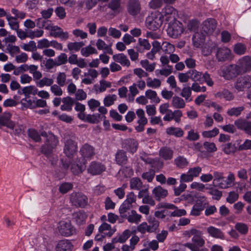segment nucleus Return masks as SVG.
<instances>
[{"label":"nucleus","instance_id":"obj_1","mask_svg":"<svg viewBox=\"0 0 251 251\" xmlns=\"http://www.w3.org/2000/svg\"><path fill=\"white\" fill-rule=\"evenodd\" d=\"M79 152L81 158H77L75 162L71 165L70 169L72 173H82L86 169L85 158L91 159L95 153V148L85 143L80 148Z\"/></svg>","mask_w":251,"mask_h":251},{"label":"nucleus","instance_id":"obj_2","mask_svg":"<svg viewBox=\"0 0 251 251\" xmlns=\"http://www.w3.org/2000/svg\"><path fill=\"white\" fill-rule=\"evenodd\" d=\"M190 233L193 234L192 243H187L184 246L192 251H206V249L201 248L205 244V241L202 237V232L195 228H192Z\"/></svg>","mask_w":251,"mask_h":251},{"label":"nucleus","instance_id":"obj_3","mask_svg":"<svg viewBox=\"0 0 251 251\" xmlns=\"http://www.w3.org/2000/svg\"><path fill=\"white\" fill-rule=\"evenodd\" d=\"M167 32L168 35L173 38H176L183 32V25L177 20L170 22Z\"/></svg>","mask_w":251,"mask_h":251},{"label":"nucleus","instance_id":"obj_4","mask_svg":"<svg viewBox=\"0 0 251 251\" xmlns=\"http://www.w3.org/2000/svg\"><path fill=\"white\" fill-rule=\"evenodd\" d=\"M163 21L162 16H160L159 14L157 15L152 14L146 18V25L149 29L155 31L161 26Z\"/></svg>","mask_w":251,"mask_h":251},{"label":"nucleus","instance_id":"obj_5","mask_svg":"<svg viewBox=\"0 0 251 251\" xmlns=\"http://www.w3.org/2000/svg\"><path fill=\"white\" fill-rule=\"evenodd\" d=\"M136 201V196L133 192L129 193L126 195V200L122 203L119 208V212L121 216L124 217L125 213L132 206V203H135Z\"/></svg>","mask_w":251,"mask_h":251},{"label":"nucleus","instance_id":"obj_6","mask_svg":"<svg viewBox=\"0 0 251 251\" xmlns=\"http://www.w3.org/2000/svg\"><path fill=\"white\" fill-rule=\"evenodd\" d=\"M241 74L237 64H231L222 70V76L226 80H230Z\"/></svg>","mask_w":251,"mask_h":251},{"label":"nucleus","instance_id":"obj_7","mask_svg":"<svg viewBox=\"0 0 251 251\" xmlns=\"http://www.w3.org/2000/svg\"><path fill=\"white\" fill-rule=\"evenodd\" d=\"M70 201L74 205L80 207H84L88 203L86 196L79 192H73L70 196Z\"/></svg>","mask_w":251,"mask_h":251},{"label":"nucleus","instance_id":"obj_8","mask_svg":"<svg viewBox=\"0 0 251 251\" xmlns=\"http://www.w3.org/2000/svg\"><path fill=\"white\" fill-rule=\"evenodd\" d=\"M251 87V76L245 75L238 77L235 82L234 87L238 91H243Z\"/></svg>","mask_w":251,"mask_h":251},{"label":"nucleus","instance_id":"obj_9","mask_svg":"<svg viewBox=\"0 0 251 251\" xmlns=\"http://www.w3.org/2000/svg\"><path fill=\"white\" fill-rule=\"evenodd\" d=\"M63 150L64 153L67 157L72 158L77 152V143L71 139H67L65 142Z\"/></svg>","mask_w":251,"mask_h":251},{"label":"nucleus","instance_id":"obj_10","mask_svg":"<svg viewBox=\"0 0 251 251\" xmlns=\"http://www.w3.org/2000/svg\"><path fill=\"white\" fill-rule=\"evenodd\" d=\"M59 233L63 236H69L75 233L74 228L72 226L71 222L69 221H62L59 223L58 226Z\"/></svg>","mask_w":251,"mask_h":251},{"label":"nucleus","instance_id":"obj_11","mask_svg":"<svg viewBox=\"0 0 251 251\" xmlns=\"http://www.w3.org/2000/svg\"><path fill=\"white\" fill-rule=\"evenodd\" d=\"M176 14L177 11L175 8L172 6L167 5L162 9L161 14H159V16H162L163 20L172 22L176 20Z\"/></svg>","mask_w":251,"mask_h":251},{"label":"nucleus","instance_id":"obj_12","mask_svg":"<svg viewBox=\"0 0 251 251\" xmlns=\"http://www.w3.org/2000/svg\"><path fill=\"white\" fill-rule=\"evenodd\" d=\"M142 159L148 165H149V167L151 168V171L153 173H156V172H158L162 168L164 163L162 161H161L159 158H147L144 159L142 158Z\"/></svg>","mask_w":251,"mask_h":251},{"label":"nucleus","instance_id":"obj_13","mask_svg":"<svg viewBox=\"0 0 251 251\" xmlns=\"http://www.w3.org/2000/svg\"><path fill=\"white\" fill-rule=\"evenodd\" d=\"M237 63L241 74L249 72L251 70V57L244 56L238 60Z\"/></svg>","mask_w":251,"mask_h":251},{"label":"nucleus","instance_id":"obj_14","mask_svg":"<svg viewBox=\"0 0 251 251\" xmlns=\"http://www.w3.org/2000/svg\"><path fill=\"white\" fill-rule=\"evenodd\" d=\"M11 114L9 112H4L0 115V128L3 126L10 129H14L15 124L11 120Z\"/></svg>","mask_w":251,"mask_h":251},{"label":"nucleus","instance_id":"obj_15","mask_svg":"<svg viewBox=\"0 0 251 251\" xmlns=\"http://www.w3.org/2000/svg\"><path fill=\"white\" fill-rule=\"evenodd\" d=\"M136 114L139 119L137 121L139 125L135 126V130L138 132H142L144 130V126L148 123V119L145 117V112L142 109H138Z\"/></svg>","mask_w":251,"mask_h":251},{"label":"nucleus","instance_id":"obj_16","mask_svg":"<svg viewBox=\"0 0 251 251\" xmlns=\"http://www.w3.org/2000/svg\"><path fill=\"white\" fill-rule=\"evenodd\" d=\"M217 27V21L215 19L209 18L203 22L202 30L206 34L213 33Z\"/></svg>","mask_w":251,"mask_h":251},{"label":"nucleus","instance_id":"obj_17","mask_svg":"<svg viewBox=\"0 0 251 251\" xmlns=\"http://www.w3.org/2000/svg\"><path fill=\"white\" fill-rule=\"evenodd\" d=\"M138 147V142L132 138L126 139L124 140L123 143V147L132 154L136 151Z\"/></svg>","mask_w":251,"mask_h":251},{"label":"nucleus","instance_id":"obj_18","mask_svg":"<svg viewBox=\"0 0 251 251\" xmlns=\"http://www.w3.org/2000/svg\"><path fill=\"white\" fill-rule=\"evenodd\" d=\"M50 35L54 38H60L62 40H66L69 38L68 33L67 32H63V29L56 25L53 26L50 32Z\"/></svg>","mask_w":251,"mask_h":251},{"label":"nucleus","instance_id":"obj_19","mask_svg":"<svg viewBox=\"0 0 251 251\" xmlns=\"http://www.w3.org/2000/svg\"><path fill=\"white\" fill-rule=\"evenodd\" d=\"M231 50L226 47L218 48L216 57L218 61H225L229 59Z\"/></svg>","mask_w":251,"mask_h":251},{"label":"nucleus","instance_id":"obj_20","mask_svg":"<svg viewBox=\"0 0 251 251\" xmlns=\"http://www.w3.org/2000/svg\"><path fill=\"white\" fill-rule=\"evenodd\" d=\"M152 194L156 201H160L166 197L168 193L166 189L163 188L160 186H158L153 188Z\"/></svg>","mask_w":251,"mask_h":251},{"label":"nucleus","instance_id":"obj_21","mask_svg":"<svg viewBox=\"0 0 251 251\" xmlns=\"http://www.w3.org/2000/svg\"><path fill=\"white\" fill-rule=\"evenodd\" d=\"M128 12L131 15H137L140 11V7L138 0H129L127 7Z\"/></svg>","mask_w":251,"mask_h":251},{"label":"nucleus","instance_id":"obj_22","mask_svg":"<svg viewBox=\"0 0 251 251\" xmlns=\"http://www.w3.org/2000/svg\"><path fill=\"white\" fill-rule=\"evenodd\" d=\"M206 230L208 234L215 238L225 239V235L222 231L213 226H210L207 227Z\"/></svg>","mask_w":251,"mask_h":251},{"label":"nucleus","instance_id":"obj_23","mask_svg":"<svg viewBox=\"0 0 251 251\" xmlns=\"http://www.w3.org/2000/svg\"><path fill=\"white\" fill-rule=\"evenodd\" d=\"M73 247V245L70 240H62L58 243L56 251H71Z\"/></svg>","mask_w":251,"mask_h":251},{"label":"nucleus","instance_id":"obj_24","mask_svg":"<svg viewBox=\"0 0 251 251\" xmlns=\"http://www.w3.org/2000/svg\"><path fill=\"white\" fill-rule=\"evenodd\" d=\"M106 171L105 166L100 162L93 161L88 168V173H102Z\"/></svg>","mask_w":251,"mask_h":251},{"label":"nucleus","instance_id":"obj_25","mask_svg":"<svg viewBox=\"0 0 251 251\" xmlns=\"http://www.w3.org/2000/svg\"><path fill=\"white\" fill-rule=\"evenodd\" d=\"M234 179V178L233 174H230L227 177H223L219 178L218 185L222 189L226 188L231 185Z\"/></svg>","mask_w":251,"mask_h":251},{"label":"nucleus","instance_id":"obj_26","mask_svg":"<svg viewBox=\"0 0 251 251\" xmlns=\"http://www.w3.org/2000/svg\"><path fill=\"white\" fill-rule=\"evenodd\" d=\"M63 104L60 106L62 111H71L72 110V106L75 104V100L71 97L67 96L63 98L62 100Z\"/></svg>","mask_w":251,"mask_h":251},{"label":"nucleus","instance_id":"obj_27","mask_svg":"<svg viewBox=\"0 0 251 251\" xmlns=\"http://www.w3.org/2000/svg\"><path fill=\"white\" fill-rule=\"evenodd\" d=\"M115 160L119 165H125L128 161L126 152L123 150H118L115 154Z\"/></svg>","mask_w":251,"mask_h":251},{"label":"nucleus","instance_id":"obj_28","mask_svg":"<svg viewBox=\"0 0 251 251\" xmlns=\"http://www.w3.org/2000/svg\"><path fill=\"white\" fill-rule=\"evenodd\" d=\"M205 35L201 32H195L192 40L194 46L196 48L201 47L205 42Z\"/></svg>","mask_w":251,"mask_h":251},{"label":"nucleus","instance_id":"obj_29","mask_svg":"<svg viewBox=\"0 0 251 251\" xmlns=\"http://www.w3.org/2000/svg\"><path fill=\"white\" fill-rule=\"evenodd\" d=\"M113 60L120 63L123 66L129 67L130 63L127 56L124 53H118L113 55Z\"/></svg>","mask_w":251,"mask_h":251},{"label":"nucleus","instance_id":"obj_30","mask_svg":"<svg viewBox=\"0 0 251 251\" xmlns=\"http://www.w3.org/2000/svg\"><path fill=\"white\" fill-rule=\"evenodd\" d=\"M99 231L100 233H103L105 236H111L115 231L112 229L111 226L106 223L102 224L99 228Z\"/></svg>","mask_w":251,"mask_h":251},{"label":"nucleus","instance_id":"obj_31","mask_svg":"<svg viewBox=\"0 0 251 251\" xmlns=\"http://www.w3.org/2000/svg\"><path fill=\"white\" fill-rule=\"evenodd\" d=\"M173 151L167 147L161 148L159 151V156L165 160L171 159L173 158Z\"/></svg>","mask_w":251,"mask_h":251},{"label":"nucleus","instance_id":"obj_32","mask_svg":"<svg viewBox=\"0 0 251 251\" xmlns=\"http://www.w3.org/2000/svg\"><path fill=\"white\" fill-rule=\"evenodd\" d=\"M130 235V231L128 229L125 230L122 234H119L112 239L113 243L125 242Z\"/></svg>","mask_w":251,"mask_h":251},{"label":"nucleus","instance_id":"obj_33","mask_svg":"<svg viewBox=\"0 0 251 251\" xmlns=\"http://www.w3.org/2000/svg\"><path fill=\"white\" fill-rule=\"evenodd\" d=\"M204 209V205L201 201L197 202L192 207L190 212V215L198 216Z\"/></svg>","mask_w":251,"mask_h":251},{"label":"nucleus","instance_id":"obj_34","mask_svg":"<svg viewBox=\"0 0 251 251\" xmlns=\"http://www.w3.org/2000/svg\"><path fill=\"white\" fill-rule=\"evenodd\" d=\"M126 218L128 222L137 224L141 221L142 216L132 210L128 213Z\"/></svg>","mask_w":251,"mask_h":251},{"label":"nucleus","instance_id":"obj_35","mask_svg":"<svg viewBox=\"0 0 251 251\" xmlns=\"http://www.w3.org/2000/svg\"><path fill=\"white\" fill-rule=\"evenodd\" d=\"M215 96L220 99H224L226 100H231L234 98L233 94L227 89H224L217 93Z\"/></svg>","mask_w":251,"mask_h":251},{"label":"nucleus","instance_id":"obj_36","mask_svg":"<svg viewBox=\"0 0 251 251\" xmlns=\"http://www.w3.org/2000/svg\"><path fill=\"white\" fill-rule=\"evenodd\" d=\"M251 122H247L245 120L238 119L234 122V125L240 129L244 130L246 133L250 128Z\"/></svg>","mask_w":251,"mask_h":251},{"label":"nucleus","instance_id":"obj_37","mask_svg":"<svg viewBox=\"0 0 251 251\" xmlns=\"http://www.w3.org/2000/svg\"><path fill=\"white\" fill-rule=\"evenodd\" d=\"M166 133L168 135H174L176 137H182L184 134L183 131L180 128L173 126L167 128Z\"/></svg>","mask_w":251,"mask_h":251},{"label":"nucleus","instance_id":"obj_38","mask_svg":"<svg viewBox=\"0 0 251 251\" xmlns=\"http://www.w3.org/2000/svg\"><path fill=\"white\" fill-rule=\"evenodd\" d=\"M247 51V46L242 43H238L234 45L233 47L234 52L239 55H243Z\"/></svg>","mask_w":251,"mask_h":251},{"label":"nucleus","instance_id":"obj_39","mask_svg":"<svg viewBox=\"0 0 251 251\" xmlns=\"http://www.w3.org/2000/svg\"><path fill=\"white\" fill-rule=\"evenodd\" d=\"M172 104L176 109L183 108L185 106L184 100L177 96L173 97Z\"/></svg>","mask_w":251,"mask_h":251},{"label":"nucleus","instance_id":"obj_40","mask_svg":"<svg viewBox=\"0 0 251 251\" xmlns=\"http://www.w3.org/2000/svg\"><path fill=\"white\" fill-rule=\"evenodd\" d=\"M147 221L149 223L148 225L151 230L152 232L156 231L159 225V222L158 221L156 220L155 217L151 216H150L147 218Z\"/></svg>","mask_w":251,"mask_h":251},{"label":"nucleus","instance_id":"obj_41","mask_svg":"<svg viewBox=\"0 0 251 251\" xmlns=\"http://www.w3.org/2000/svg\"><path fill=\"white\" fill-rule=\"evenodd\" d=\"M222 151L227 154L234 153L236 150L237 148L235 144H232L231 143H228L222 146Z\"/></svg>","mask_w":251,"mask_h":251},{"label":"nucleus","instance_id":"obj_42","mask_svg":"<svg viewBox=\"0 0 251 251\" xmlns=\"http://www.w3.org/2000/svg\"><path fill=\"white\" fill-rule=\"evenodd\" d=\"M83 46L84 43L83 42H70L67 45L68 49L70 51H78Z\"/></svg>","mask_w":251,"mask_h":251},{"label":"nucleus","instance_id":"obj_43","mask_svg":"<svg viewBox=\"0 0 251 251\" xmlns=\"http://www.w3.org/2000/svg\"><path fill=\"white\" fill-rule=\"evenodd\" d=\"M142 187V182L137 177H133L130 179V187L131 189L140 190Z\"/></svg>","mask_w":251,"mask_h":251},{"label":"nucleus","instance_id":"obj_44","mask_svg":"<svg viewBox=\"0 0 251 251\" xmlns=\"http://www.w3.org/2000/svg\"><path fill=\"white\" fill-rule=\"evenodd\" d=\"M45 143L53 148H55L58 144V140L54 135L51 133H49V137H47Z\"/></svg>","mask_w":251,"mask_h":251},{"label":"nucleus","instance_id":"obj_45","mask_svg":"<svg viewBox=\"0 0 251 251\" xmlns=\"http://www.w3.org/2000/svg\"><path fill=\"white\" fill-rule=\"evenodd\" d=\"M81 53L83 56L88 57L92 54H97L98 51L95 48L89 45L85 48H82Z\"/></svg>","mask_w":251,"mask_h":251},{"label":"nucleus","instance_id":"obj_46","mask_svg":"<svg viewBox=\"0 0 251 251\" xmlns=\"http://www.w3.org/2000/svg\"><path fill=\"white\" fill-rule=\"evenodd\" d=\"M161 49L165 53L170 54L174 51L175 47L168 42H163L161 44Z\"/></svg>","mask_w":251,"mask_h":251},{"label":"nucleus","instance_id":"obj_47","mask_svg":"<svg viewBox=\"0 0 251 251\" xmlns=\"http://www.w3.org/2000/svg\"><path fill=\"white\" fill-rule=\"evenodd\" d=\"M190 78L194 81H199L201 83V73L197 71L196 70L189 71Z\"/></svg>","mask_w":251,"mask_h":251},{"label":"nucleus","instance_id":"obj_48","mask_svg":"<svg viewBox=\"0 0 251 251\" xmlns=\"http://www.w3.org/2000/svg\"><path fill=\"white\" fill-rule=\"evenodd\" d=\"M145 95L148 99L152 100L156 103H159L160 101V99L157 97V93L155 91L151 89L147 90Z\"/></svg>","mask_w":251,"mask_h":251},{"label":"nucleus","instance_id":"obj_49","mask_svg":"<svg viewBox=\"0 0 251 251\" xmlns=\"http://www.w3.org/2000/svg\"><path fill=\"white\" fill-rule=\"evenodd\" d=\"M174 210L173 211L171 212L170 215L171 217H181L185 216L187 214L186 211L184 209H179L175 205V208H171Z\"/></svg>","mask_w":251,"mask_h":251},{"label":"nucleus","instance_id":"obj_50","mask_svg":"<svg viewBox=\"0 0 251 251\" xmlns=\"http://www.w3.org/2000/svg\"><path fill=\"white\" fill-rule=\"evenodd\" d=\"M73 188V184L70 182H64L61 184L59 187V192L63 194H66Z\"/></svg>","mask_w":251,"mask_h":251},{"label":"nucleus","instance_id":"obj_51","mask_svg":"<svg viewBox=\"0 0 251 251\" xmlns=\"http://www.w3.org/2000/svg\"><path fill=\"white\" fill-rule=\"evenodd\" d=\"M28 136L34 141L37 142H41L40 135L37 131L34 129H29L27 131Z\"/></svg>","mask_w":251,"mask_h":251},{"label":"nucleus","instance_id":"obj_52","mask_svg":"<svg viewBox=\"0 0 251 251\" xmlns=\"http://www.w3.org/2000/svg\"><path fill=\"white\" fill-rule=\"evenodd\" d=\"M101 116L100 114H88L86 116V122L91 124H98L100 121Z\"/></svg>","mask_w":251,"mask_h":251},{"label":"nucleus","instance_id":"obj_53","mask_svg":"<svg viewBox=\"0 0 251 251\" xmlns=\"http://www.w3.org/2000/svg\"><path fill=\"white\" fill-rule=\"evenodd\" d=\"M6 19L8 21L9 25L13 30H16L19 28V23L16 21V18L11 17L10 14H8L6 15Z\"/></svg>","mask_w":251,"mask_h":251},{"label":"nucleus","instance_id":"obj_54","mask_svg":"<svg viewBox=\"0 0 251 251\" xmlns=\"http://www.w3.org/2000/svg\"><path fill=\"white\" fill-rule=\"evenodd\" d=\"M244 109V107L240 106L237 107H233L230 109H229L227 111V114L228 115L230 116H236L237 117L239 116L242 111H243Z\"/></svg>","mask_w":251,"mask_h":251},{"label":"nucleus","instance_id":"obj_55","mask_svg":"<svg viewBox=\"0 0 251 251\" xmlns=\"http://www.w3.org/2000/svg\"><path fill=\"white\" fill-rule=\"evenodd\" d=\"M23 88L24 92L22 93H24V95L25 97H29V95L30 94H32L33 95L37 94V89L34 86L30 85L25 87Z\"/></svg>","mask_w":251,"mask_h":251},{"label":"nucleus","instance_id":"obj_56","mask_svg":"<svg viewBox=\"0 0 251 251\" xmlns=\"http://www.w3.org/2000/svg\"><path fill=\"white\" fill-rule=\"evenodd\" d=\"M53 83V80L52 78H49L46 77H44L39 81L37 82V86L39 87H43L44 86H51Z\"/></svg>","mask_w":251,"mask_h":251},{"label":"nucleus","instance_id":"obj_57","mask_svg":"<svg viewBox=\"0 0 251 251\" xmlns=\"http://www.w3.org/2000/svg\"><path fill=\"white\" fill-rule=\"evenodd\" d=\"M175 162L177 167L183 168L187 166L188 162L185 158L183 156H179L175 159Z\"/></svg>","mask_w":251,"mask_h":251},{"label":"nucleus","instance_id":"obj_58","mask_svg":"<svg viewBox=\"0 0 251 251\" xmlns=\"http://www.w3.org/2000/svg\"><path fill=\"white\" fill-rule=\"evenodd\" d=\"M203 146L206 151L209 153L214 152L217 150L215 144L213 142H205Z\"/></svg>","mask_w":251,"mask_h":251},{"label":"nucleus","instance_id":"obj_59","mask_svg":"<svg viewBox=\"0 0 251 251\" xmlns=\"http://www.w3.org/2000/svg\"><path fill=\"white\" fill-rule=\"evenodd\" d=\"M147 85L150 87L158 88L161 85V81L157 78L152 80L151 78L148 77L147 80Z\"/></svg>","mask_w":251,"mask_h":251},{"label":"nucleus","instance_id":"obj_60","mask_svg":"<svg viewBox=\"0 0 251 251\" xmlns=\"http://www.w3.org/2000/svg\"><path fill=\"white\" fill-rule=\"evenodd\" d=\"M137 230L141 233L144 234L146 232H152L150 226L147 222H143L140 224L137 227Z\"/></svg>","mask_w":251,"mask_h":251},{"label":"nucleus","instance_id":"obj_61","mask_svg":"<svg viewBox=\"0 0 251 251\" xmlns=\"http://www.w3.org/2000/svg\"><path fill=\"white\" fill-rule=\"evenodd\" d=\"M199 22L197 20H192L187 24V28L191 31L196 32L198 30Z\"/></svg>","mask_w":251,"mask_h":251},{"label":"nucleus","instance_id":"obj_62","mask_svg":"<svg viewBox=\"0 0 251 251\" xmlns=\"http://www.w3.org/2000/svg\"><path fill=\"white\" fill-rule=\"evenodd\" d=\"M140 63L142 66L146 69V71L149 72H152L155 68V64L154 63L149 64V62L148 60L145 59L141 60Z\"/></svg>","mask_w":251,"mask_h":251},{"label":"nucleus","instance_id":"obj_63","mask_svg":"<svg viewBox=\"0 0 251 251\" xmlns=\"http://www.w3.org/2000/svg\"><path fill=\"white\" fill-rule=\"evenodd\" d=\"M21 48L25 51H35L37 50L36 43L33 41H30L28 44H25Z\"/></svg>","mask_w":251,"mask_h":251},{"label":"nucleus","instance_id":"obj_64","mask_svg":"<svg viewBox=\"0 0 251 251\" xmlns=\"http://www.w3.org/2000/svg\"><path fill=\"white\" fill-rule=\"evenodd\" d=\"M191 95V89L190 87H185L182 90L180 94V96L184 98L186 100L190 101L192 100V99H190Z\"/></svg>","mask_w":251,"mask_h":251}]
</instances>
